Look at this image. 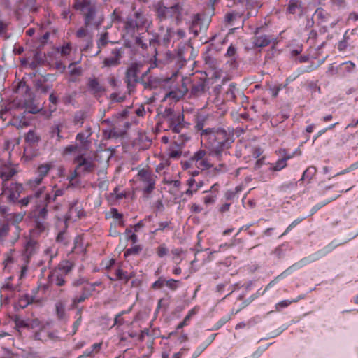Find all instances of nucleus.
<instances>
[{
  "mask_svg": "<svg viewBox=\"0 0 358 358\" xmlns=\"http://www.w3.org/2000/svg\"><path fill=\"white\" fill-rule=\"evenodd\" d=\"M209 155L221 161L224 155L229 154V150L234 142V129L223 127L206 128L200 134Z\"/></svg>",
  "mask_w": 358,
  "mask_h": 358,
  "instance_id": "nucleus-1",
  "label": "nucleus"
},
{
  "mask_svg": "<svg viewBox=\"0 0 358 358\" xmlns=\"http://www.w3.org/2000/svg\"><path fill=\"white\" fill-rule=\"evenodd\" d=\"M206 87V83L204 80H192L190 78H185L182 80L181 89L178 91H169L166 94V97L178 101L186 95L189 91L190 97H199L205 93Z\"/></svg>",
  "mask_w": 358,
  "mask_h": 358,
  "instance_id": "nucleus-2",
  "label": "nucleus"
},
{
  "mask_svg": "<svg viewBox=\"0 0 358 358\" xmlns=\"http://www.w3.org/2000/svg\"><path fill=\"white\" fill-rule=\"evenodd\" d=\"M153 10L160 22L171 19L175 24L178 25L182 22V8L179 3L166 7L162 2L159 1L154 4Z\"/></svg>",
  "mask_w": 358,
  "mask_h": 358,
  "instance_id": "nucleus-3",
  "label": "nucleus"
},
{
  "mask_svg": "<svg viewBox=\"0 0 358 358\" xmlns=\"http://www.w3.org/2000/svg\"><path fill=\"white\" fill-rule=\"evenodd\" d=\"M72 8L83 16L86 27L91 25L99 26L98 23L94 22L97 13L95 0H73Z\"/></svg>",
  "mask_w": 358,
  "mask_h": 358,
  "instance_id": "nucleus-4",
  "label": "nucleus"
},
{
  "mask_svg": "<svg viewBox=\"0 0 358 358\" xmlns=\"http://www.w3.org/2000/svg\"><path fill=\"white\" fill-rule=\"evenodd\" d=\"M73 163L76 164V166L73 174L69 176V187L71 185H73V181L75 178L90 173L95 168V164L92 159L91 157H85L83 154L76 157Z\"/></svg>",
  "mask_w": 358,
  "mask_h": 358,
  "instance_id": "nucleus-5",
  "label": "nucleus"
},
{
  "mask_svg": "<svg viewBox=\"0 0 358 358\" xmlns=\"http://www.w3.org/2000/svg\"><path fill=\"white\" fill-rule=\"evenodd\" d=\"M146 18L143 13L139 11L127 17L124 23V29L126 34L130 37H134L136 33H140L145 29Z\"/></svg>",
  "mask_w": 358,
  "mask_h": 358,
  "instance_id": "nucleus-6",
  "label": "nucleus"
},
{
  "mask_svg": "<svg viewBox=\"0 0 358 358\" xmlns=\"http://www.w3.org/2000/svg\"><path fill=\"white\" fill-rule=\"evenodd\" d=\"M150 69H148L141 76L140 83H141L146 90L157 89L158 87H168L170 91L174 90V80L172 78H160L157 76H149Z\"/></svg>",
  "mask_w": 358,
  "mask_h": 358,
  "instance_id": "nucleus-7",
  "label": "nucleus"
},
{
  "mask_svg": "<svg viewBox=\"0 0 358 358\" xmlns=\"http://www.w3.org/2000/svg\"><path fill=\"white\" fill-rule=\"evenodd\" d=\"M162 117L167 121L169 128L173 133L180 134L185 127L184 115L171 108H166Z\"/></svg>",
  "mask_w": 358,
  "mask_h": 358,
  "instance_id": "nucleus-8",
  "label": "nucleus"
},
{
  "mask_svg": "<svg viewBox=\"0 0 358 358\" xmlns=\"http://www.w3.org/2000/svg\"><path fill=\"white\" fill-rule=\"evenodd\" d=\"M266 29V27L264 26L256 28L252 37V44L255 48H264L271 43L273 45L277 43V38L273 35L265 34Z\"/></svg>",
  "mask_w": 358,
  "mask_h": 358,
  "instance_id": "nucleus-9",
  "label": "nucleus"
},
{
  "mask_svg": "<svg viewBox=\"0 0 358 358\" xmlns=\"http://www.w3.org/2000/svg\"><path fill=\"white\" fill-rule=\"evenodd\" d=\"M92 135L91 129L79 132L76 136L75 143L69 145V153L72 152H83L89 150L91 142L89 138Z\"/></svg>",
  "mask_w": 358,
  "mask_h": 358,
  "instance_id": "nucleus-10",
  "label": "nucleus"
},
{
  "mask_svg": "<svg viewBox=\"0 0 358 358\" xmlns=\"http://www.w3.org/2000/svg\"><path fill=\"white\" fill-rule=\"evenodd\" d=\"M138 177L144 184L143 192L145 196H148L155 188L156 176L149 170L142 169L138 171Z\"/></svg>",
  "mask_w": 358,
  "mask_h": 358,
  "instance_id": "nucleus-11",
  "label": "nucleus"
},
{
  "mask_svg": "<svg viewBox=\"0 0 358 358\" xmlns=\"http://www.w3.org/2000/svg\"><path fill=\"white\" fill-rule=\"evenodd\" d=\"M139 72L138 65L136 63L131 64L127 69L125 76V81L129 89L134 88L138 83H140L141 77L138 74Z\"/></svg>",
  "mask_w": 358,
  "mask_h": 358,
  "instance_id": "nucleus-12",
  "label": "nucleus"
},
{
  "mask_svg": "<svg viewBox=\"0 0 358 358\" xmlns=\"http://www.w3.org/2000/svg\"><path fill=\"white\" fill-rule=\"evenodd\" d=\"M23 187L21 184L12 182L8 187L3 189L1 194L10 202H15L20 196Z\"/></svg>",
  "mask_w": 358,
  "mask_h": 358,
  "instance_id": "nucleus-13",
  "label": "nucleus"
},
{
  "mask_svg": "<svg viewBox=\"0 0 358 358\" xmlns=\"http://www.w3.org/2000/svg\"><path fill=\"white\" fill-rule=\"evenodd\" d=\"M319 259L317 256L316 255L315 252L312 253L309 255L307 257H305L298 262H295L290 266H289L287 268L285 269V271L289 275H292L295 271L302 268L303 267L306 266V265L311 264L313 262H315L316 261H318Z\"/></svg>",
  "mask_w": 358,
  "mask_h": 358,
  "instance_id": "nucleus-14",
  "label": "nucleus"
},
{
  "mask_svg": "<svg viewBox=\"0 0 358 358\" xmlns=\"http://www.w3.org/2000/svg\"><path fill=\"white\" fill-rule=\"evenodd\" d=\"M51 199V196L48 194H42L41 197L38 200L37 203L34 205V215L38 217V219H45L47 216V203L48 200Z\"/></svg>",
  "mask_w": 358,
  "mask_h": 358,
  "instance_id": "nucleus-15",
  "label": "nucleus"
},
{
  "mask_svg": "<svg viewBox=\"0 0 358 358\" xmlns=\"http://www.w3.org/2000/svg\"><path fill=\"white\" fill-rule=\"evenodd\" d=\"M86 217V212L83 210L82 204L76 201L69 206V222H76Z\"/></svg>",
  "mask_w": 358,
  "mask_h": 358,
  "instance_id": "nucleus-16",
  "label": "nucleus"
},
{
  "mask_svg": "<svg viewBox=\"0 0 358 358\" xmlns=\"http://www.w3.org/2000/svg\"><path fill=\"white\" fill-rule=\"evenodd\" d=\"M87 86L89 92L95 97H100L106 91L105 87L99 83L96 78H89Z\"/></svg>",
  "mask_w": 358,
  "mask_h": 358,
  "instance_id": "nucleus-17",
  "label": "nucleus"
},
{
  "mask_svg": "<svg viewBox=\"0 0 358 358\" xmlns=\"http://www.w3.org/2000/svg\"><path fill=\"white\" fill-rule=\"evenodd\" d=\"M67 274V269H57L53 271L49 275V280L51 284L62 286L65 282V275Z\"/></svg>",
  "mask_w": 358,
  "mask_h": 358,
  "instance_id": "nucleus-18",
  "label": "nucleus"
},
{
  "mask_svg": "<svg viewBox=\"0 0 358 358\" xmlns=\"http://www.w3.org/2000/svg\"><path fill=\"white\" fill-rule=\"evenodd\" d=\"M348 242V241H345L342 243H338L336 239H334L324 248L316 251L315 254L317 256L318 259H320L324 257L327 256L328 254L331 253L337 247L345 244Z\"/></svg>",
  "mask_w": 358,
  "mask_h": 358,
  "instance_id": "nucleus-19",
  "label": "nucleus"
},
{
  "mask_svg": "<svg viewBox=\"0 0 358 358\" xmlns=\"http://www.w3.org/2000/svg\"><path fill=\"white\" fill-rule=\"evenodd\" d=\"M201 17L199 14H195L192 16L189 24V30L194 36H197L201 30V24L203 23Z\"/></svg>",
  "mask_w": 358,
  "mask_h": 358,
  "instance_id": "nucleus-20",
  "label": "nucleus"
},
{
  "mask_svg": "<svg viewBox=\"0 0 358 358\" xmlns=\"http://www.w3.org/2000/svg\"><path fill=\"white\" fill-rule=\"evenodd\" d=\"M45 189V187H41L38 191L35 192L34 194L29 195L27 197L20 199L19 201V203L21 205V206H27L29 203H33L35 205L38 200L41 197V195L43 194Z\"/></svg>",
  "mask_w": 358,
  "mask_h": 358,
  "instance_id": "nucleus-21",
  "label": "nucleus"
},
{
  "mask_svg": "<svg viewBox=\"0 0 358 358\" xmlns=\"http://www.w3.org/2000/svg\"><path fill=\"white\" fill-rule=\"evenodd\" d=\"M35 338L42 341H47L48 340H53L56 338L54 333L51 332L48 326L42 327L35 334Z\"/></svg>",
  "mask_w": 358,
  "mask_h": 358,
  "instance_id": "nucleus-22",
  "label": "nucleus"
},
{
  "mask_svg": "<svg viewBox=\"0 0 358 358\" xmlns=\"http://www.w3.org/2000/svg\"><path fill=\"white\" fill-rule=\"evenodd\" d=\"M16 173L14 167L7 164H0V178L6 181L11 178Z\"/></svg>",
  "mask_w": 358,
  "mask_h": 358,
  "instance_id": "nucleus-23",
  "label": "nucleus"
},
{
  "mask_svg": "<svg viewBox=\"0 0 358 358\" xmlns=\"http://www.w3.org/2000/svg\"><path fill=\"white\" fill-rule=\"evenodd\" d=\"M112 54L113 57H107L103 61L104 66H116L120 64V59L121 57L120 50L117 48L113 50Z\"/></svg>",
  "mask_w": 358,
  "mask_h": 358,
  "instance_id": "nucleus-24",
  "label": "nucleus"
},
{
  "mask_svg": "<svg viewBox=\"0 0 358 358\" xmlns=\"http://www.w3.org/2000/svg\"><path fill=\"white\" fill-rule=\"evenodd\" d=\"M290 250L291 247L289 243L288 242H284L277 246L272 252V254L274 255L276 258L282 259L285 256L287 252Z\"/></svg>",
  "mask_w": 358,
  "mask_h": 358,
  "instance_id": "nucleus-25",
  "label": "nucleus"
},
{
  "mask_svg": "<svg viewBox=\"0 0 358 358\" xmlns=\"http://www.w3.org/2000/svg\"><path fill=\"white\" fill-rule=\"evenodd\" d=\"M102 343H94L90 348H87L83 354L78 356L77 358H87L89 357H93L95 354L98 353L101 348Z\"/></svg>",
  "mask_w": 358,
  "mask_h": 358,
  "instance_id": "nucleus-26",
  "label": "nucleus"
},
{
  "mask_svg": "<svg viewBox=\"0 0 358 358\" xmlns=\"http://www.w3.org/2000/svg\"><path fill=\"white\" fill-rule=\"evenodd\" d=\"M236 91H237L236 84L234 83H230L227 90L224 94L223 100L224 101L235 102L236 99Z\"/></svg>",
  "mask_w": 358,
  "mask_h": 358,
  "instance_id": "nucleus-27",
  "label": "nucleus"
},
{
  "mask_svg": "<svg viewBox=\"0 0 358 358\" xmlns=\"http://www.w3.org/2000/svg\"><path fill=\"white\" fill-rule=\"evenodd\" d=\"M92 294L90 292V290L87 289L85 287H83L82 289L81 294L79 296H76L73 299L72 307L76 308L78 303L83 302Z\"/></svg>",
  "mask_w": 358,
  "mask_h": 358,
  "instance_id": "nucleus-28",
  "label": "nucleus"
},
{
  "mask_svg": "<svg viewBox=\"0 0 358 358\" xmlns=\"http://www.w3.org/2000/svg\"><path fill=\"white\" fill-rule=\"evenodd\" d=\"M81 74L82 69L80 67H76L73 63L69 64V81H76Z\"/></svg>",
  "mask_w": 358,
  "mask_h": 358,
  "instance_id": "nucleus-29",
  "label": "nucleus"
},
{
  "mask_svg": "<svg viewBox=\"0 0 358 358\" xmlns=\"http://www.w3.org/2000/svg\"><path fill=\"white\" fill-rule=\"evenodd\" d=\"M52 163H45L39 165L36 171V175L38 176L41 178H44L49 171L52 169Z\"/></svg>",
  "mask_w": 358,
  "mask_h": 358,
  "instance_id": "nucleus-30",
  "label": "nucleus"
},
{
  "mask_svg": "<svg viewBox=\"0 0 358 358\" xmlns=\"http://www.w3.org/2000/svg\"><path fill=\"white\" fill-rule=\"evenodd\" d=\"M55 312L57 317L60 320L66 316V301H58L55 303Z\"/></svg>",
  "mask_w": 358,
  "mask_h": 358,
  "instance_id": "nucleus-31",
  "label": "nucleus"
},
{
  "mask_svg": "<svg viewBox=\"0 0 358 358\" xmlns=\"http://www.w3.org/2000/svg\"><path fill=\"white\" fill-rule=\"evenodd\" d=\"M317 172V169L314 166H308L303 173L301 179L299 181L302 180H308V182H310L311 179L313 178V176L315 175Z\"/></svg>",
  "mask_w": 358,
  "mask_h": 358,
  "instance_id": "nucleus-32",
  "label": "nucleus"
},
{
  "mask_svg": "<svg viewBox=\"0 0 358 358\" xmlns=\"http://www.w3.org/2000/svg\"><path fill=\"white\" fill-rule=\"evenodd\" d=\"M315 16L320 20V22H327L330 17V15L322 8H317L315 12Z\"/></svg>",
  "mask_w": 358,
  "mask_h": 358,
  "instance_id": "nucleus-33",
  "label": "nucleus"
},
{
  "mask_svg": "<svg viewBox=\"0 0 358 358\" xmlns=\"http://www.w3.org/2000/svg\"><path fill=\"white\" fill-rule=\"evenodd\" d=\"M40 140V136L34 130H29L25 136V141L31 145L38 143Z\"/></svg>",
  "mask_w": 358,
  "mask_h": 358,
  "instance_id": "nucleus-34",
  "label": "nucleus"
},
{
  "mask_svg": "<svg viewBox=\"0 0 358 358\" xmlns=\"http://www.w3.org/2000/svg\"><path fill=\"white\" fill-rule=\"evenodd\" d=\"M174 229V224L171 221L160 222L158 224V227L152 231V234H157L159 231L173 230Z\"/></svg>",
  "mask_w": 358,
  "mask_h": 358,
  "instance_id": "nucleus-35",
  "label": "nucleus"
},
{
  "mask_svg": "<svg viewBox=\"0 0 358 358\" xmlns=\"http://www.w3.org/2000/svg\"><path fill=\"white\" fill-rule=\"evenodd\" d=\"M84 251V243L83 239L81 236H77L74 238V247L72 249V252L75 253H80Z\"/></svg>",
  "mask_w": 358,
  "mask_h": 358,
  "instance_id": "nucleus-36",
  "label": "nucleus"
},
{
  "mask_svg": "<svg viewBox=\"0 0 358 358\" xmlns=\"http://www.w3.org/2000/svg\"><path fill=\"white\" fill-rule=\"evenodd\" d=\"M208 119V117L206 115H199L195 122V129L198 131H201V133L203 132L206 129L204 127L206 125V122Z\"/></svg>",
  "mask_w": 358,
  "mask_h": 358,
  "instance_id": "nucleus-37",
  "label": "nucleus"
},
{
  "mask_svg": "<svg viewBox=\"0 0 358 358\" xmlns=\"http://www.w3.org/2000/svg\"><path fill=\"white\" fill-rule=\"evenodd\" d=\"M289 275L287 273L285 270L282 271L280 274L275 277L265 287L266 292H267L269 289L274 287L277 283H278L280 280L288 277Z\"/></svg>",
  "mask_w": 358,
  "mask_h": 358,
  "instance_id": "nucleus-38",
  "label": "nucleus"
},
{
  "mask_svg": "<svg viewBox=\"0 0 358 358\" xmlns=\"http://www.w3.org/2000/svg\"><path fill=\"white\" fill-rule=\"evenodd\" d=\"M355 68V64L351 61H348L342 63L340 64L338 67L336 68V72L338 71V70H342L344 72L346 73H351Z\"/></svg>",
  "mask_w": 358,
  "mask_h": 358,
  "instance_id": "nucleus-39",
  "label": "nucleus"
},
{
  "mask_svg": "<svg viewBox=\"0 0 358 358\" xmlns=\"http://www.w3.org/2000/svg\"><path fill=\"white\" fill-rule=\"evenodd\" d=\"M307 216L298 217L294 220L285 229V231L279 236V238H281L284 236L287 235L291 230H292L295 227H296L299 223H301L303 220H304Z\"/></svg>",
  "mask_w": 358,
  "mask_h": 358,
  "instance_id": "nucleus-40",
  "label": "nucleus"
},
{
  "mask_svg": "<svg viewBox=\"0 0 358 358\" xmlns=\"http://www.w3.org/2000/svg\"><path fill=\"white\" fill-rule=\"evenodd\" d=\"M181 285V281L179 280H175L173 278L166 280L165 285L171 290V291H176Z\"/></svg>",
  "mask_w": 358,
  "mask_h": 358,
  "instance_id": "nucleus-41",
  "label": "nucleus"
},
{
  "mask_svg": "<svg viewBox=\"0 0 358 358\" xmlns=\"http://www.w3.org/2000/svg\"><path fill=\"white\" fill-rule=\"evenodd\" d=\"M172 39L175 41V30L172 27H167L162 41L164 43H169Z\"/></svg>",
  "mask_w": 358,
  "mask_h": 358,
  "instance_id": "nucleus-42",
  "label": "nucleus"
},
{
  "mask_svg": "<svg viewBox=\"0 0 358 358\" xmlns=\"http://www.w3.org/2000/svg\"><path fill=\"white\" fill-rule=\"evenodd\" d=\"M85 119V113L82 111H77L73 117V123L75 126L81 127Z\"/></svg>",
  "mask_w": 358,
  "mask_h": 358,
  "instance_id": "nucleus-43",
  "label": "nucleus"
},
{
  "mask_svg": "<svg viewBox=\"0 0 358 358\" xmlns=\"http://www.w3.org/2000/svg\"><path fill=\"white\" fill-rule=\"evenodd\" d=\"M299 0H290L288 3L287 11L290 14H295L299 8Z\"/></svg>",
  "mask_w": 358,
  "mask_h": 358,
  "instance_id": "nucleus-44",
  "label": "nucleus"
},
{
  "mask_svg": "<svg viewBox=\"0 0 358 358\" xmlns=\"http://www.w3.org/2000/svg\"><path fill=\"white\" fill-rule=\"evenodd\" d=\"M287 84L275 85L269 87V91L271 92L272 96L273 98H275L278 96L279 92L282 90L283 88H285Z\"/></svg>",
  "mask_w": 358,
  "mask_h": 358,
  "instance_id": "nucleus-45",
  "label": "nucleus"
},
{
  "mask_svg": "<svg viewBox=\"0 0 358 358\" xmlns=\"http://www.w3.org/2000/svg\"><path fill=\"white\" fill-rule=\"evenodd\" d=\"M287 166V162L285 159H280L275 163L273 164L271 169L274 171H281L282 169Z\"/></svg>",
  "mask_w": 358,
  "mask_h": 358,
  "instance_id": "nucleus-46",
  "label": "nucleus"
},
{
  "mask_svg": "<svg viewBox=\"0 0 358 358\" xmlns=\"http://www.w3.org/2000/svg\"><path fill=\"white\" fill-rule=\"evenodd\" d=\"M195 166L201 170L208 169L212 166L210 162L206 159H203L194 162Z\"/></svg>",
  "mask_w": 358,
  "mask_h": 358,
  "instance_id": "nucleus-47",
  "label": "nucleus"
},
{
  "mask_svg": "<svg viewBox=\"0 0 358 358\" xmlns=\"http://www.w3.org/2000/svg\"><path fill=\"white\" fill-rule=\"evenodd\" d=\"M142 250V247L139 245H136L134 246L128 248L124 252V256L128 257L132 255H137Z\"/></svg>",
  "mask_w": 358,
  "mask_h": 358,
  "instance_id": "nucleus-48",
  "label": "nucleus"
},
{
  "mask_svg": "<svg viewBox=\"0 0 358 358\" xmlns=\"http://www.w3.org/2000/svg\"><path fill=\"white\" fill-rule=\"evenodd\" d=\"M63 127H64V124H55L52 130V137L57 136L59 141L61 138H62L63 137L60 135V133L62 132Z\"/></svg>",
  "mask_w": 358,
  "mask_h": 358,
  "instance_id": "nucleus-49",
  "label": "nucleus"
},
{
  "mask_svg": "<svg viewBox=\"0 0 358 358\" xmlns=\"http://www.w3.org/2000/svg\"><path fill=\"white\" fill-rule=\"evenodd\" d=\"M43 180V178H40L38 176L36 175V176L34 178L30 179L28 181L27 185L31 188L34 189L42 183Z\"/></svg>",
  "mask_w": 358,
  "mask_h": 358,
  "instance_id": "nucleus-50",
  "label": "nucleus"
},
{
  "mask_svg": "<svg viewBox=\"0 0 358 358\" xmlns=\"http://www.w3.org/2000/svg\"><path fill=\"white\" fill-rule=\"evenodd\" d=\"M166 279L163 277H159L155 282L152 285V288L154 289H161L165 285Z\"/></svg>",
  "mask_w": 358,
  "mask_h": 358,
  "instance_id": "nucleus-51",
  "label": "nucleus"
},
{
  "mask_svg": "<svg viewBox=\"0 0 358 358\" xmlns=\"http://www.w3.org/2000/svg\"><path fill=\"white\" fill-rule=\"evenodd\" d=\"M206 151L204 150H199L196 152L192 157H191L192 159L196 162L199 160L204 159L206 155Z\"/></svg>",
  "mask_w": 358,
  "mask_h": 358,
  "instance_id": "nucleus-52",
  "label": "nucleus"
},
{
  "mask_svg": "<svg viewBox=\"0 0 358 358\" xmlns=\"http://www.w3.org/2000/svg\"><path fill=\"white\" fill-rule=\"evenodd\" d=\"M57 99V96L54 93H52L49 96L50 102L52 104V106H50V111L51 113L54 112L56 110Z\"/></svg>",
  "mask_w": 358,
  "mask_h": 358,
  "instance_id": "nucleus-53",
  "label": "nucleus"
},
{
  "mask_svg": "<svg viewBox=\"0 0 358 358\" xmlns=\"http://www.w3.org/2000/svg\"><path fill=\"white\" fill-rule=\"evenodd\" d=\"M292 300H282L275 305V308L277 310H280V309L285 308L288 307L291 303H292Z\"/></svg>",
  "mask_w": 358,
  "mask_h": 358,
  "instance_id": "nucleus-54",
  "label": "nucleus"
},
{
  "mask_svg": "<svg viewBox=\"0 0 358 358\" xmlns=\"http://www.w3.org/2000/svg\"><path fill=\"white\" fill-rule=\"evenodd\" d=\"M142 33H138L139 36H136V38H135V43L141 47L142 49H147L148 48V45L146 43H145L143 40V36H141Z\"/></svg>",
  "mask_w": 358,
  "mask_h": 358,
  "instance_id": "nucleus-55",
  "label": "nucleus"
},
{
  "mask_svg": "<svg viewBox=\"0 0 358 358\" xmlns=\"http://www.w3.org/2000/svg\"><path fill=\"white\" fill-rule=\"evenodd\" d=\"M168 252L169 250L164 244L160 245L157 249V254L161 258L166 256L168 254Z\"/></svg>",
  "mask_w": 358,
  "mask_h": 358,
  "instance_id": "nucleus-56",
  "label": "nucleus"
},
{
  "mask_svg": "<svg viewBox=\"0 0 358 358\" xmlns=\"http://www.w3.org/2000/svg\"><path fill=\"white\" fill-rule=\"evenodd\" d=\"M108 43V33L105 32L101 35L100 38L97 41V45L100 48L105 46Z\"/></svg>",
  "mask_w": 358,
  "mask_h": 358,
  "instance_id": "nucleus-57",
  "label": "nucleus"
},
{
  "mask_svg": "<svg viewBox=\"0 0 358 358\" xmlns=\"http://www.w3.org/2000/svg\"><path fill=\"white\" fill-rule=\"evenodd\" d=\"M217 196L215 194H208L203 197V202L206 205H210L215 202Z\"/></svg>",
  "mask_w": 358,
  "mask_h": 358,
  "instance_id": "nucleus-58",
  "label": "nucleus"
},
{
  "mask_svg": "<svg viewBox=\"0 0 358 358\" xmlns=\"http://www.w3.org/2000/svg\"><path fill=\"white\" fill-rule=\"evenodd\" d=\"M14 253V251L13 250H10V252H7L6 255H5V259H4V264L6 265V266H8L9 264H12L14 261V259H13V255Z\"/></svg>",
  "mask_w": 358,
  "mask_h": 358,
  "instance_id": "nucleus-59",
  "label": "nucleus"
},
{
  "mask_svg": "<svg viewBox=\"0 0 358 358\" xmlns=\"http://www.w3.org/2000/svg\"><path fill=\"white\" fill-rule=\"evenodd\" d=\"M24 104H25L26 109L30 113L36 114L41 110V108H39L37 106H36L34 104H32V103L31 104L24 103Z\"/></svg>",
  "mask_w": 358,
  "mask_h": 358,
  "instance_id": "nucleus-60",
  "label": "nucleus"
},
{
  "mask_svg": "<svg viewBox=\"0 0 358 358\" xmlns=\"http://www.w3.org/2000/svg\"><path fill=\"white\" fill-rule=\"evenodd\" d=\"M9 231V225L6 223L0 224V237L6 236Z\"/></svg>",
  "mask_w": 358,
  "mask_h": 358,
  "instance_id": "nucleus-61",
  "label": "nucleus"
},
{
  "mask_svg": "<svg viewBox=\"0 0 358 358\" xmlns=\"http://www.w3.org/2000/svg\"><path fill=\"white\" fill-rule=\"evenodd\" d=\"M220 189V185L218 183H215L213 185L209 190H206L203 192V193H208L210 192L212 194H215L216 196H217V194L219 192Z\"/></svg>",
  "mask_w": 358,
  "mask_h": 358,
  "instance_id": "nucleus-62",
  "label": "nucleus"
},
{
  "mask_svg": "<svg viewBox=\"0 0 358 358\" xmlns=\"http://www.w3.org/2000/svg\"><path fill=\"white\" fill-rule=\"evenodd\" d=\"M35 244H36V242L34 241H32V240L28 241L25 245L26 252L27 253H29V255H31L32 252V250L34 249V248L35 246Z\"/></svg>",
  "mask_w": 358,
  "mask_h": 358,
  "instance_id": "nucleus-63",
  "label": "nucleus"
},
{
  "mask_svg": "<svg viewBox=\"0 0 358 358\" xmlns=\"http://www.w3.org/2000/svg\"><path fill=\"white\" fill-rule=\"evenodd\" d=\"M168 305H169V303H168L167 300H166L164 299H160L157 303L156 312L159 311V310L161 308H164V309H166V308L168 307Z\"/></svg>",
  "mask_w": 358,
  "mask_h": 358,
  "instance_id": "nucleus-64",
  "label": "nucleus"
}]
</instances>
